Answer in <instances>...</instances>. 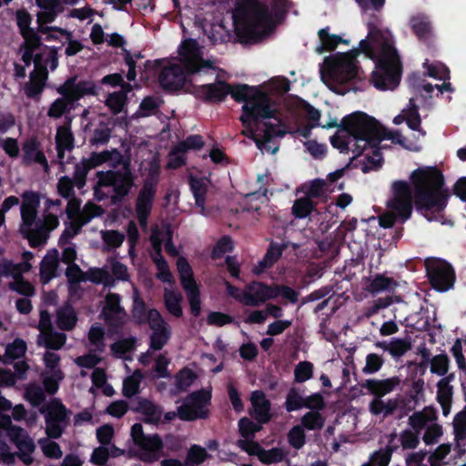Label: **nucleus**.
Listing matches in <instances>:
<instances>
[{"label":"nucleus","instance_id":"6e6d98bb","mask_svg":"<svg viewBox=\"0 0 466 466\" xmlns=\"http://www.w3.org/2000/svg\"><path fill=\"white\" fill-rule=\"evenodd\" d=\"M325 420L319 410H310L301 418V424L309 431L320 430L324 426Z\"/></svg>","mask_w":466,"mask_h":466},{"label":"nucleus","instance_id":"bb28decb","mask_svg":"<svg viewBox=\"0 0 466 466\" xmlns=\"http://www.w3.org/2000/svg\"><path fill=\"white\" fill-rule=\"evenodd\" d=\"M32 61L35 63V69L31 74L30 80L25 87V92L29 97L37 96L42 92L47 76V72L42 66V54L39 51L34 52Z\"/></svg>","mask_w":466,"mask_h":466},{"label":"nucleus","instance_id":"c85d7f7f","mask_svg":"<svg viewBox=\"0 0 466 466\" xmlns=\"http://www.w3.org/2000/svg\"><path fill=\"white\" fill-rule=\"evenodd\" d=\"M193 93L199 99L218 102L231 93V88L224 82L218 81L215 84L195 85Z\"/></svg>","mask_w":466,"mask_h":466},{"label":"nucleus","instance_id":"f8f14e48","mask_svg":"<svg viewBox=\"0 0 466 466\" xmlns=\"http://www.w3.org/2000/svg\"><path fill=\"white\" fill-rule=\"evenodd\" d=\"M45 418V431L47 437L58 439L70 420V411L57 400H52L40 409Z\"/></svg>","mask_w":466,"mask_h":466},{"label":"nucleus","instance_id":"e433bc0d","mask_svg":"<svg viewBox=\"0 0 466 466\" xmlns=\"http://www.w3.org/2000/svg\"><path fill=\"white\" fill-rule=\"evenodd\" d=\"M23 258L25 261L18 264H14L7 260L0 261V277H12L13 279L16 275H22L29 271L31 268L29 260L33 258V254L31 252H25Z\"/></svg>","mask_w":466,"mask_h":466},{"label":"nucleus","instance_id":"a18cd8bd","mask_svg":"<svg viewBox=\"0 0 466 466\" xmlns=\"http://www.w3.org/2000/svg\"><path fill=\"white\" fill-rule=\"evenodd\" d=\"M66 340V336L63 333L50 331L45 335H38L37 344L47 349L57 350L61 349Z\"/></svg>","mask_w":466,"mask_h":466},{"label":"nucleus","instance_id":"473e14b6","mask_svg":"<svg viewBox=\"0 0 466 466\" xmlns=\"http://www.w3.org/2000/svg\"><path fill=\"white\" fill-rule=\"evenodd\" d=\"M171 238V231L167 227L162 226L153 228L150 236V241L154 248L152 253L158 252L160 254L161 248L164 246L167 252L172 256H176L177 252L175 246L172 244Z\"/></svg>","mask_w":466,"mask_h":466},{"label":"nucleus","instance_id":"3c124183","mask_svg":"<svg viewBox=\"0 0 466 466\" xmlns=\"http://www.w3.org/2000/svg\"><path fill=\"white\" fill-rule=\"evenodd\" d=\"M53 438L46 437L38 441L39 447L45 456L50 459H60L63 451L58 443L52 440Z\"/></svg>","mask_w":466,"mask_h":466},{"label":"nucleus","instance_id":"4d7b16f0","mask_svg":"<svg viewBox=\"0 0 466 466\" xmlns=\"http://www.w3.org/2000/svg\"><path fill=\"white\" fill-rule=\"evenodd\" d=\"M26 351V343L20 339H15L12 343L8 344L5 348L4 361L8 362L15 359L21 358Z\"/></svg>","mask_w":466,"mask_h":466},{"label":"nucleus","instance_id":"37998d69","mask_svg":"<svg viewBox=\"0 0 466 466\" xmlns=\"http://www.w3.org/2000/svg\"><path fill=\"white\" fill-rule=\"evenodd\" d=\"M320 46L317 47V52L323 53L334 50L340 43L348 44V40H344L338 35L329 33V27L321 28L319 33Z\"/></svg>","mask_w":466,"mask_h":466},{"label":"nucleus","instance_id":"6ab92c4d","mask_svg":"<svg viewBox=\"0 0 466 466\" xmlns=\"http://www.w3.org/2000/svg\"><path fill=\"white\" fill-rule=\"evenodd\" d=\"M130 434L134 443L142 451V461L152 462L159 458L162 441L157 435H146L140 423L132 426Z\"/></svg>","mask_w":466,"mask_h":466},{"label":"nucleus","instance_id":"5701e85b","mask_svg":"<svg viewBox=\"0 0 466 466\" xmlns=\"http://www.w3.org/2000/svg\"><path fill=\"white\" fill-rule=\"evenodd\" d=\"M8 437L18 449L19 459L25 465H30L34 461L32 454L35 446L28 433L20 427H12L8 431Z\"/></svg>","mask_w":466,"mask_h":466},{"label":"nucleus","instance_id":"680f3d73","mask_svg":"<svg viewBox=\"0 0 466 466\" xmlns=\"http://www.w3.org/2000/svg\"><path fill=\"white\" fill-rule=\"evenodd\" d=\"M313 364L309 361H299L294 370L295 381L302 383L311 379L313 376Z\"/></svg>","mask_w":466,"mask_h":466},{"label":"nucleus","instance_id":"c756f323","mask_svg":"<svg viewBox=\"0 0 466 466\" xmlns=\"http://www.w3.org/2000/svg\"><path fill=\"white\" fill-rule=\"evenodd\" d=\"M40 8L37 13V22L41 33H47L53 27L45 26L46 24L55 20L56 15L61 11V5L58 0H36Z\"/></svg>","mask_w":466,"mask_h":466},{"label":"nucleus","instance_id":"f03ea898","mask_svg":"<svg viewBox=\"0 0 466 466\" xmlns=\"http://www.w3.org/2000/svg\"><path fill=\"white\" fill-rule=\"evenodd\" d=\"M235 101L245 102L240 119L257 147L275 154L279 147L278 139L288 133L286 124L277 116L278 98L248 85L235 84Z\"/></svg>","mask_w":466,"mask_h":466},{"label":"nucleus","instance_id":"72a5a7b5","mask_svg":"<svg viewBox=\"0 0 466 466\" xmlns=\"http://www.w3.org/2000/svg\"><path fill=\"white\" fill-rule=\"evenodd\" d=\"M183 296L180 291L172 288L163 290V304L167 312L176 319L183 317Z\"/></svg>","mask_w":466,"mask_h":466},{"label":"nucleus","instance_id":"c9c22d12","mask_svg":"<svg viewBox=\"0 0 466 466\" xmlns=\"http://www.w3.org/2000/svg\"><path fill=\"white\" fill-rule=\"evenodd\" d=\"M22 149L23 160L25 164H39L46 172L48 171L47 160L36 141L33 139L26 141Z\"/></svg>","mask_w":466,"mask_h":466},{"label":"nucleus","instance_id":"69168bd1","mask_svg":"<svg viewBox=\"0 0 466 466\" xmlns=\"http://www.w3.org/2000/svg\"><path fill=\"white\" fill-rule=\"evenodd\" d=\"M384 359L377 353H370L366 356V363L362 369L364 374H375L384 364Z\"/></svg>","mask_w":466,"mask_h":466},{"label":"nucleus","instance_id":"1a4fd4ad","mask_svg":"<svg viewBox=\"0 0 466 466\" xmlns=\"http://www.w3.org/2000/svg\"><path fill=\"white\" fill-rule=\"evenodd\" d=\"M267 178V175H258V182L261 186L258 190L239 194L238 197L235 194V202H237V206H235V219L243 218L250 225L258 220L261 206L268 200V188H262V186L265 184L264 180Z\"/></svg>","mask_w":466,"mask_h":466},{"label":"nucleus","instance_id":"9d476101","mask_svg":"<svg viewBox=\"0 0 466 466\" xmlns=\"http://www.w3.org/2000/svg\"><path fill=\"white\" fill-rule=\"evenodd\" d=\"M67 199L68 203L66 212L70 222L60 238V243L69 241L79 233L84 225L88 223L93 218L102 214V209L94 204L87 203L81 209V202L75 197Z\"/></svg>","mask_w":466,"mask_h":466},{"label":"nucleus","instance_id":"2f4dec72","mask_svg":"<svg viewBox=\"0 0 466 466\" xmlns=\"http://www.w3.org/2000/svg\"><path fill=\"white\" fill-rule=\"evenodd\" d=\"M287 245L272 241L267 248L263 258L258 262L253 268V273L259 275L266 269L270 268L280 258Z\"/></svg>","mask_w":466,"mask_h":466},{"label":"nucleus","instance_id":"dca6fc26","mask_svg":"<svg viewBox=\"0 0 466 466\" xmlns=\"http://www.w3.org/2000/svg\"><path fill=\"white\" fill-rule=\"evenodd\" d=\"M157 182V168H155L144 182L137 198L136 214L140 226L144 228H147V217L153 208Z\"/></svg>","mask_w":466,"mask_h":466},{"label":"nucleus","instance_id":"c03bdc74","mask_svg":"<svg viewBox=\"0 0 466 466\" xmlns=\"http://www.w3.org/2000/svg\"><path fill=\"white\" fill-rule=\"evenodd\" d=\"M190 187L195 198L196 205L200 212L205 214V201L208 188V181L202 178H190Z\"/></svg>","mask_w":466,"mask_h":466},{"label":"nucleus","instance_id":"0eeeda50","mask_svg":"<svg viewBox=\"0 0 466 466\" xmlns=\"http://www.w3.org/2000/svg\"><path fill=\"white\" fill-rule=\"evenodd\" d=\"M21 198L19 231L28 239L31 246L42 245L45 243V232L41 227V218L38 216L39 196L27 191L22 194Z\"/></svg>","mask_w":466,"mask_h":466},{"label":"nucleus","instance_id":"052dcab7","mask_svg":"<svg viewBox=\"0 0 466 466\" xmlns=\"http://www.w3.org/2000/svg\"><path fill=\"white\" fill-rule=\"evenodd\" d=\"M410 348L411 343L409 340L405 339L392 338L390 339L389 353L392 358L399 359L410 350Z\"/></svg>","mask_w":466,"mask_h":466},{"label":"nucleus","instance_id":"5fc2aeb1","mask_svg":"<svg viewBox=\"0 0 466 466\" xmlns=\"http://www.w3.org/2000/svg\"><path fill=\"white\" fill-rule=\"evenodd\" d=\"M139 410L145 415L147 422L157 423L161 420V410L151 401L146 400L140 401Z\"/></svg>","mask_w":466,"mask_h":466},{"label":"nucleus","instance_id":"9b49d317","mask_svg":"<svg viewBox=\"0 0 466 466\" xmlns=\"http://www.w3.org/2000/svg\"><path fill=\"white\" fill-rule=\"evenodd\" d=\"M96 177L95 194L98 199H103L106 196V193L102 191L103 187H112L114 192L112 198L120 199L130 192L134 185V177L127 167H125L123 171H99L96 173Z\"/></svg>","mask_w":466,"mask_h":466},{"label":"nucleus","instance_id":"7c9ffc66","mask_svg":"<svg viewBox=\"0 0 466 466\" xmlns=\"http://www.w3.org/2000/svg\"><path fill=\"white\" fill-rule=\"evenodd\" d=\"M120 298L116 294H109L106 298L103 308V315L106 320L112 326H116L126 319V312L120 306Z\"/></svg>","mask_w":466,"mask_h":466},{"label":"nucleus","instance_id":"4be33fe9","mask_svg":"<svg viewBox=\"0 0 466 466\" xmlns=\"http://www.w3.org/2000/svg\"><path fill=\"white\" fill-rule=\"evenodd\" d=\"M187 72L177 60L168 61L163 66L158 81L161 86L168 90H177L184 86Z\"/></svg>","mask_w":466,"mask_h":466},{"label":"nucleus","instance_id":"cd10ccee","mask_svg":"<svg viewBox=\"0 0 466 466\" xmlns=\"http://www.w3.org/2000/svg\"><path fill=\"white\" fill-rule=\"evenodd\" d=\"M95 86L89 82H76L75 78L66 80L57 88V92L65 96L72 105L85 95L93 94Z\"/></svg>","mask_w":466,"mask_h":466},{"label":"nucleus","instance_id":"a19ab883","mask_svg":"<svg viewBox=\"0 0 466 466\" xmlns=\"http://www.w3.org/2000/svg\"><path fill=\"white\" fill-rule=\"evenodd\" d=\"M131 90V85H123L120 91L113 92L108 95L106 105L113 114H118L123 110L127 101L126 95Z\"/></svg>","mask_w":466,"mask_h":466},{"label":"nucleus","instance_id":"0e129e2a","mask_svg":"<svg viewBox=\"0 0 466 466\" xmlns=\"http://www.w3.org/2000/svg\"><path fill=\"white\" fill-rule=\"evenodd\" d=\"M450 360L446 354L434 356L431 360V372L439 376H444L449 370Z\"/></svg>","mask_w":466,"mask_h":466},{"label":"nucleus","instance_id":"de8ad7c7","mask_svg":"<svg viewBox=\"0 0 466 466\" xmlns=\"http://www.w3.org/2000/svg\"><path fill=\"white\" fill-rule=\"evenodd\" d=\"M288 412H292L304 408V397L299 388L291 387L286 396L284 403Z\"/></svg>","mask_w":466,"mask_h":466},{"label":"nucleus","instance_id":"f3484780","mask_svg":"<svg viewBox=\"0 0 466 466\" xmlns=\"http://www.w3.org/2000/svg\"><path fill=\"white\" fill-rule=\"evenodd\" d=\"M31 21L32 18L26 11L16 12V23L24 37V45L21 48L22 59L26 66L30 65L34 52H38L41 49L40 39L30 27Z\"/></svg>","mask_w":466,"mask_h":466},{"label":"nucleus","instance_id":"09e8293b","mask_svg":"<svg viewBox=\"0 0 466 466\" xmlns=\"http://www.w3.org/2000/svg\"><path fill=\"white\" fill-rule=\"evenodd\" d=\"M151 258L157 268V278L164 283L173 284L174 278L169 270V267L167 261L164 259L161 254L158 252L152 253Z\"/></svg>","mask_w":466,"mask_h":466},{"label":"nucleus","instance_id":"864d4df0","mask_svg":"<svg viewBox=\"0 0 466 466\" xmlns=\"http://www.w3.org/2000/svg\"><path fill=\"white\" fill-rule=\"evenodd\" d=\"M410 26L419 40L427 41L430 39L431 34L430 22L420 17H413L410 20Z\"/></svg>","mask_w":466,"mask_h":466},{"label":"nucleus","instance_id":"4c0bfd02","mask_svg":"<svg viewBox=\"0 0 466 466\" xmlns=\"http://www.w3.org/2000/svg\"><path fill=\"white\" fill-rule=\"evenodd\" d=\"M56 144L57 156L62 159L64 158L65 152L70 151L74 146V137L69 126H61L57 127Z\"/></svg>","mask_w":466,"mask_h":466},{"label":"nucleus","instance_id":"b1692460","mask_svg":"<svg viewBox=\"0 0 466 466\" xmlns=\"http://www.w3.org/2000/svg\"><path fill=\"white\" fill-rule=\"evenodd\" d=\"M251 409L248 413L258 424H266L272 419L271 402L261 390L251 392L249 398Z\"/></svg>","mask_w":466,"mask_h":466},{"label":"nucleus","instance_id":"774afa93","mask_svg":"<svg viewBox=\"0 0 466 466\" xmlns=\"http://www.w3.org/2000/svg\"><path fill=\"white\" fill-rule=\"evenodd\" d=\"M326 192L327 183L323 179L317 178L311 181L306 191L305 197L309 199L323 198L326 197Z\"/></svg>","mask_w":466,"mask_h":466},{"label":"nucleus","instance_id":"f704fd0d","mask_svg":"<svg viewBox=\"0 0 466 466\" xmlns=\"http://www.w3.org/2000/svg\"><path fill=\"white\" fill-rule=\"evenodd\" d=\"M403 402V400L400 398H390L386 400L372 399L369 403V410L374 416L382 415L383 418H387L393 415Z\"/></svg>","mask_w":466,"mask_h":466},{"label":"nucleus","instance_id":"13d9d810","mask_svg":"<svg viewBox=\"0 0 466 466\" xmlns=\"http://www.w3.org/2000/svg\"><path fill=\"white\" fill-rule=\"evenodd\" d=\"M261 425L248 417H243L238 421L239 434L244 439H254L256 432L261 430Z\"/></svg>","mask_w":466,"mask_h":466},{"label":"nucleus","instance_id":"79ce46f5","mask_svg":"<svg viewBox=\"0 0 466 466\" xmlns=\"http://www.w3.org/2000/svg\"><path fill=\"white\" fill-rule=\"evenodd\" d=\"M436 400L442 410L443 416L447 417L451 413L453 401L454 388L437 382Z\"/></svg>","mask_w":466,"mask_h":466},{"label":"nucleus","instance_id":"2eb2a0df","mask_svg":"<svg viewBox=\"0 0 466 466\" xmlns=\"http://www.w3.org/2000/svg\"><path fill=\"white\" fill-rule=\"evenodd\" d=\"M177 271L181 285L186 292L191 313L198 316L201 312V300L198 286L193 278L190 265L184 258H178L177 261Z\"/></svg>","mask_w":466,"mask_h":466},{"label":"nucleus","instance_id":"49530a36","mask_svg":"<svg viewBox=\"0 0 466 466\" xmlns=\"http://www.w3.org/2000/svg\"><path fill=\"white\" fill-rule=\"evenodd\" d=\"M316 208V203L309 198L303 197L294 201L292 215L296 218H305L309 216Z\"/></svg>","mask_w":466,"mask_h":466},{"label":"nucleus","instance_id":"8fccbe9b","mask_svg":"<svg viewBox=\"0 0 466 466\" xmlns=\"http://www.w3.org/2000/svg\"><path fill=\"white\" fill-rule=\"evenodd\" d=\"M76 323V313L71 307L66 306L57 310V325L61 329H71Z\"/></svg>","mask_w":466,"mask_h":466},{"label":"nucleus","instance_id":"58836bf2","mask_svg":"<svg viewBox=\"0 0 466 466\" xmlns=\"http://www.w3.org/2000/svg\"><path fill=\"white\" fill-rule=\"evenodd\" d=\"M58 267V252L50 250L41 263L40 276L44 283L50 281L55 276Z\"/></svg>","mask_w":466,"mask_h":466},{"label":"nucleus","instance_id":"39448f33","mask_svg":"<svg viewBox=\"0 0 466 466\" xmlns=\"http://www.w3.org/2000/svg\"><path fill=\"white\" fill-rule=\"evenodd\" d=\"M339 127L348 136L354 137L356 156H360L368 146L374 148L381 142L377 120L364 112L357 111L344 116Z\"/></svg>","mask_w":466,"mask_h":466},{"label":"nucleus","instance_id":"f257e3e1","mask_svg":"<svg viewBox=\"0 0 466 466\" xmlns=\"http://www.w3.org/2000/svg\"><path fill=\"white\" fill-rule=\"evenodd\" d=\"M413 193L407 181L392 183V197L387 201L389 212L379 218L383 228H390L397 220L404 223L410 218L413 207L428 221H442L451 197L443 173L437 167H423L413 170L410 177Z\"/></svg>","mask_w":466,"mask_h":466},{"label":"nucleus","instance_id":"603ef678","mask_svg":"<svg viewBox=\"0 0 466 466\" xmlns=\"http://www.w3.org/2000/svg\"><path fill=\"white\" fill-rule=\"evenodd\" d=\"M143 375L139 370L134 371V373L124 380L123 382V394L127 398H131L138 393L140 382Z\"/></svg>","mask_w":466,"mask_h":466},{"label":"nucleus","instance_id":"412c9836","mask_svg":"<svg viewBox=\"0 0 466 466\" xmlns=\"http://www.w3.org/2000/svg\"><path fill=\"white\" fill-rule=\"evenodd\" d=\"M46 366L42 373L43 384L46 390L54 394L59 387V382L64 379L63 371L58 368L60 356L52 351H46L43 356Z\"/></svg>","mask_w":466,"mask_h":466},{"label":"nucleus","instance_id":"393cba45","mask_svg":"<svg viewBox=\"0 0 466 466\" xmlns=\"http://www.w3.org/2000/svg\"><path fill=\"white\" fill-rule=\"evenodd\" d=\"M277 294L273 289V284L254 281L248 286L243 300L248 306L258 307L268 299H277Z\"/></svg>","mask_w":466,"mask_h":466},{"label":"nucleus","instance_id":"338daca9","mask_svg":"<svg viewBox=\"0 0 466 466\" xmlns=\"http://www.w3.org/2000/svg\"><path fill=\"white\" fill-rule=\"evenodd\" d=\"M9 288L25 296H32L35 293L34 287L29 282L25 281L22 278V275L15 276L13 280L9 283Z\"/></svg>","mask_w":466,"mask_h":466},{"label":"nucleus","instance_id":"a878e982","mask_svg":"<svg viewBox=\"0 0 466 466\" xmlns=\"http://www.w3.org/2000/svg\"><path fill=\"white\" fill-rule=\"evenodd\" d=\"M401 383L399 376L387 379H367L361 383V387L373 396V399H382L387 394L396 390Z\"/></svg>","mask_w":466,"mask_h":466},{"label":"nucleus","instance_id":"bf43d9fd","mask_svg":"<svg viewBox=\"0 0 466 466\" xmlns=\"http://www.w3.org/2000/svg\"><path fill=\"white\" fill-rule=\"evenodd\" d=\"M425 411L432 413V416H425L422 412H415L410 417L409 421L412 428L420 429L424 427L427 421H434L437 420V410L434 407H426Z\"/></svg>","mask_w":466,"mask_h":466},{"label":"nucleus","instance_id":"4468645a","mask_svg":"<svg viewBox=\"0 0 466 466\" xmlns=\"http://www.w3.org/2000/svg\"><path fill=\"white\" fill-rule=\"evenodd\" d=\"M426 273L431 287L441 292L451 289L455 282V271L452 266L441 258L428 259L425 262Z\"/></svg>","mask_w":466,"mask_h":466},{"label":"nucleus","instance_id":"ea45409f","mask_svg":"<svg viewBox=\"0 0 466 466\" xmlns=\"http://www.w3.org/2000/svg\"><path fill=\"white\" fill-rule=\"evenodd\" d=\"M398 286L394 279L382 274H376L366 287V290L371 294H378L382 291H391Z\"/></svg>","mask_w":466,"mask_h":466},{"label":"nucleus","instance_id":"7ed1b4c3","mask_svg":"<svg viewBox=\"0 0 466 466\" xmlns=\"http://www.w3.org/2000/svg\"><path fill=\"white\" fill-rule=\"evenodd\" d=\"M368 35L359 43V48L348 53H339L336 56L325 58V73L332 83L330 89L339 95L349 92L350 84L362 79V72L358 66L357 56L360 53L368 58L375 56L376 50L395 46L392 34L388 29H381V15L378 12L369 15L367 20ZM355 91L356 87H352Z\"/></svg>","mask_w":466,"mask_h":466},{"label":"nucleus","instance_id":"ddd939ff","mask_svg":"<svg viewBox=\"0 0 466 466\" xmlns=\"http://www.w3.org/2000/svg\"><path fill=\"white\" fill-rule=\"evenodd\" d=\"M121 160V154L117 150L103 151L92 153L89 157L82 159L75 167L73 181L75 186L81 189L85 187L86 175L92 168H95L104 163H109L115 166Z\"/></svg>","mask_w":466,"mask_h":466},{"label":"nucleus","instance_id":"20e7f679","mask_svg":"<svg viewBox=\"0 0 466 466\" xmlns=\"http://www.w3.org/2000/svg\"><path fill=\"white\" fill-rule=\"evenodd\" d=\"M287 0H235V43L256 44L268 35L286 13Z\"/></svg>","mask_w":466,"mask_h":466},{"label":"nucleus","instance_id":"aec40b11","mask_svg":"<svg viewBox=\"0 0 466 466\" xmlns=\"http://www.w3.org/2000/svg\"><path fill=\"white\" fill-rule=\"evenodd\" d=\"M147 319L151 329L150 349L159 350L170 339L171 327L161 313L155 309L147 311Z\"/></svg>","mask_w":466,"mask_h":466},{"label":"nucleus","instance_id":"a211bd4d","mask_svg":"<svg viewBox=\"0 0 466 466\" xmlns=\"http://www.w3.org/2000/svg\"><path fill=\"white\" fill-rule=\"evenodd\" d=\"M210 398L211 393L208 390L192 393L185 403L177 408L178 417L185 420L205 418L208 415Z\"/></svg>","mask_w":466,"mask_h":466},{"label":"nucleus","instance_id":"e2e57ef3","mask_svg":"<svg viewBox=\"0 0 466 466\" xmlns=\"http://www.w3.org/2000/svg\"><path fill=\"white\" fill-rule=\"evenodd\" d=\"M86 280L96 284L110 285L112 280L109 273L105 268H94L86 272Z\"/></svg>","mask_w":466,"mask_h":466},{"label":"nucleus","instance_id":"6e6552de","mask_svg":"<svg viewBox=\"0 0 466 466\" xmlns=\"http://www.w3.org/2000/svg\"><path fill=\"white\" fill-rule=\"evenodd\" d=\"M179 64H183L184 68L188 75L195 76L194 81L198 82V77L204 75H216V66L210 60L203 58L204 50L199 44L191 38L184 40L177 50Z\"/></svg>","mask_w":466,"mask_h":466},{"label":"nucleus","instance_id":"423d86ee","mask_svg":"<svg viewBox=\"0 0 466 466\" xmlns=\"http://www.w3.org/2000/svg\"><path fill=\"white\" fill-rule=\"evenodd\" d=\"M376 69L371 74V83L380 91L394 90L400 83L402 63L395 46L376 50L371 58Z\"/></svg>","mask_w":466,"mask_h":466}]
</instances>
